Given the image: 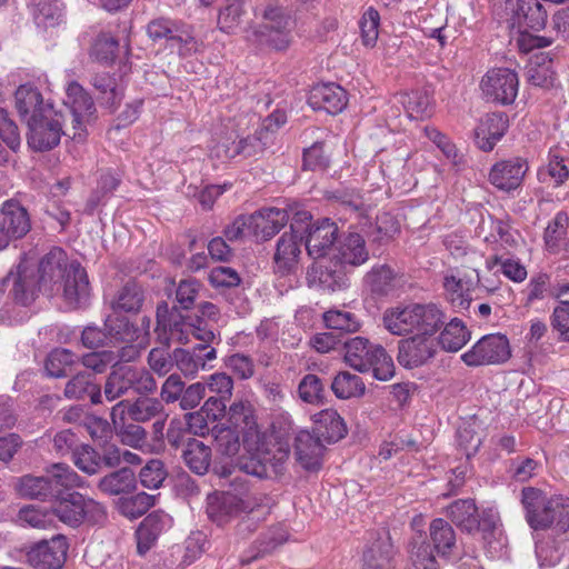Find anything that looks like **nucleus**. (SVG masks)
<instances>
[{
	"instance_id": "obj_1",
	"label": "nucleus",
	"mask_w": 569,
	"mask_h": 569,
	"mask_svg": "<svg viewBox=\"0 0 569 569\" xmlns=\"http://www.w3.org/2000/svg\"><path fill=\"white\" fill-rule=\"evenodd\" d=\"M443 311L435 303H409L393 310V335L415 336L398 342V362L407 369L418 368L435 357L433 335L445 323Z\"/></svg>"
},
{
	"instance_id": "obj_2",
	"label": "nucleus",
	"mask_w": 569,
	"mask_h": 569,
	"mask_svg": "<svg viewBox=\"0 0 569 569\" xmlns=\"http://www.w3.org/2000/svg\"><path fill=\"white\" fill-rule=\"evenodd\" d=\"M39 284L52 295L61 293L70 308H79L89 298L90 289L86 270L77 261H69L60 248L50 250L40 261Z\"/></svg>"
},
{
	"instance_id": "obj_3",
	"label": "nucleus",
	"mask_w": 569,
	"mask_h": 569,
	"mask_svg": "<svg viewBox=\"0 0 569 569\" xmlns=\"http://www.w3.org/2000/svg\"><path fill=\"white\" fill-rule=\"evenodd\" d=\"M48 476L26 475L22 477L0 478V495H7V488L23 498L51 497L63 498V495L82 486L78 473L68 465L54 463L47 470Z\"/></svg>"
},
{
	"instance_id": "obj_4",
	"label": "nucleus",
	"mask_w": 569,
	"mask_h": 569,
	"mask_svg": "<svg viewBox=\"0 0 569 569\" xmlns=\"http://www.w3.org/2000/svg\"><path fill=\"white\" fill-rule=\"evenodd\" d=\"M452 521L468 532L481 533L490 557H497L506 546L499 517L492 508H479L475 500H453L448 507Z\"/></svg>"
},
{
	"instance_id": "obj_5",
	"label": "nucleus",
	"mask_w": 569,
	"mask_h": 569,
	"mask_svg": "<svg viewBox=\"0 0 569 569\" xmlns=\"http://www.w3.org/2000/svg\"><path fill=\"white\" fill-rule=\"evenodd\" d=\"M256 16L263 22L247 30V42L260 51H286L292 42L291 17L286 9L270 2L257 8Z\"/></svg>"
},
{
	"instance_id": "obj_6",
	"label": "nucleus",
	"mask_w": 569,
	"mask_h": 569,
	"mask_svg": "<svg viewBox=\"0 0 569 569\" xmlns=\"http://www.w3.org/2000/svg\"><path fill=\"white\" fill-rule=\"evenodd\" d=\"M290 452L289 442L279 440L274 443H260L251 453L243 469L246 475L237 476L230 483V489L224 492L226 498H241L248 493L249 475L258 478H268L279 475Z\"/></svg>"
},
{
	"instance_id": "obj_7",
	"label": "nucleus",
	"mask_w": 569,
	"mask_h": 569,
	"mask_svg": "<svg viewBox=\"0 0 569 569\" xmlns=\"http://www.w3.org/2000/svg\"><path fill=\"white\" fill-rule=\"evenodd\" d=\"M104 329L109 345H123L117 356L119 360L129 362L138 358L149 342L150 319L142 317L140 325L134 326L127 317L112 313L107 317Z\"/></svg>"
},
{
	"instance_id": "obj_8",
	"label": "nucleus",
	"mask_w": 569,
	"mask_h": 569,
	"mask_svg": "<svg viewBox=\"0 0 569 569\" xmlns=\"http://www.w3.org/2000/svg\"><path fill=\"white\" fill-rule=\"evenodd\" d=\"M156 331L159 340L166 345L171 341L187 343L190 336L204 343L214 338L213 330L206 321L198 320L197 325L188 322L178 311H170L167 303L159 305L157 308Z\"/></svg>"
},
{
	"instance_id": "obj_9",
	"label": "nucleus",
	"mask_w": 569,
	"mask_h": 569,
	"mask_svg": "<svg viewBox=\"0 0 569 569\" xmlns=\"http://www.w3.org/2000/svg\"><path fill=\"white\" fill-rule=\"evenodd\" d=\"M345 360L358 371L372 369L375 379L388 381L391 378V363L385 349L372 345L363 337H355L345 343Z\"/></svg>"
},
{
	"instance_id": "obj_10",
	"label": "nucleus",
	"mask_w": 569,
	"mask_h": 569,
	"mask_svg": "<svg viewBox=\"0 0 569 569\" xmlns=\"http://www.w3.org/2000/svg\"><path fill=\"white\" fill-rule=\"evenodd\" d=\"M511 357L508 338L501 333L486 335L470 350L461 355V360L469 367L505 363Z\"/></svg>"
},
{
	"instance_id": "obj_11",
	"label": "nucleus",
	"mask_w": 569,
	"mask_h": 569,
	"mask_svg": "<svg viewBox=\"0 0 569 569\" xmlns=\"http://www.w3.org/2000/svg\"><path fill=\"white\" fill-rule=\"evenodd\" d=\"M527 521L533 529L556 522L560 530L569 528V500H523Z\"/></svg>"
},
{
	"instance_id": "obj_12",
	"label": "nucleus",
	"mask_w": 569,
	"mask_h": 569,
	"mask_svg": "<svg viewBox=\"0 0 569 569\" xmlns=\"http://www.w3.org/2000/svg\"><path fill=\"white\" fill-rule=\"evenodd\" d=\"M64 104L72 116V139L84 140L87 126L93 120L96 112L92 98L78 82L70 81L66 88Z\"/></svg>"
},
{
	"instance_id": "obj_13",
	"label": "nucleus",
	"mask_w": 569,
	"mask_h": 569,
	"mask_svg": "<svg viewBox=\"0 0 569 569\" xmlns=\"http://www.w3.org/2000/svg\"><path fill=\"white\" fill-rule=\"evenodd\" d=\"M480 86L487 100L508 106L518 94L519 79L509 68H493L487 71Z\"/></svg>"
},
{
	"instance_id": "obj_14",
	"label": "nucleus",
	"mask_w": 569,
	"mask_h": 569,
	"mask_svg": "<svg viewBox=\"0 0 569 569\" xmlns=\"http://www.w3.org/2000/svg\"><path fill=\"white\" fill-rule=\"evenodd\" d=\"M30 228L26 208L14 200L3 202L0 211V250L7 248L12 239L24 237Z\"/></svg>"
},
{
	"instance_id": "obj_15",
	"label": "nucleus",
	"mask_w": 569,
	"mask_h": 569,
	"mask_svg": "<svg viewBox=\"0 0 569 569\" xmlns=\"http://www.w3.org/2000/svg\"><path fill=\"white\" fill-rule=\"evenodd\" d=\"M163 412L162 403L154 398H139L134 402L119 401L111 410L114 429H122L128 418L137 422H146Z\"/></svg>"
},
{
	"instance_id": "obj_16",
	"label": "nucleus",
	"mask_w": 569,
	"mask_h": 569,
	"mask_svg": "<svg viewBox=\"0 0 569 569\" xmlns=\"http://www.w3.org/2000/svg\"><path fill=\"white\" fill-rule=\"evenodd\" d=\"M28 127V144L38 151L49 150L58 146L63 133L61 116L56 111L50 116L47 113L40 118L29 119Z\"/></svg>"
},
{
	"instance_id": "obj_17",
	"label": "nucleus",
	"mask_w": 569,
	"mask_h": 569,
	"mask_svg": "<svg viewBox=\"0 0 569 569\" xmlns=\"http://www.w3.org/2000/svg\"><path fill=\"white\" fill-rule=\"evenodd\" d=\"M68 551L67 539L56 536L36 543L27 553L28 563L36 569H61Z\"/></svg>"
},
{
	"instance_id": "obj_18",
	"label": "nucleus",
	"mask_w": 569,
	"mask_h": 569,
	"mask_svg": "<svg viewBox=\"0 0 569 569\" xmlns=\"http://www.w3.org/2000/svg\"><path fill=\"white\" fill-rule=\"evenodd\" d=\"M528 162L522 158H512L495 163L489 172V181L502 191L518 189L528 171Z\"/></svg>"
},
{
	"instance_id": "obj_19",
	"label": "nucleus",
	"mask_w": 569,
	"mask_h": 569,
	"mask_svg": "<svg viewBox=\"0 0 569 569\" xmlns=\"http://www.w3.org/2000/svg\"><path fill=\"white\" fill-rule=\"evenodd\" d=\"M512 6V26L525 34L529 30L539 31L545 28L547 22V11L539 0H505Z\"/></svg>"
},
{
	"instance_id": "obj_20",
	"label": "nucleus",
	"mask_w": 569,
	"mask_h": 569,
	"mask_svg": "<svg viewBox=\"0 0 569 569\" xmlns=\"http://www.w3.org/2000/svg\"><path fill=\"white\" fill-rule=\"evenodd\" d=\"M509 120L503 112L487 113L480 119L473 131V140L477 147L485 151H491L498 141L505 136Z\"/></svg>"
},
{
	"instance_id": "obj_21",
	"label": "nucleus",
	"mask_w": 569,
	"mask_h": 569,
	"mask_svg": "<svg viewBox=\"0 0 569 569\" xmlns=\"http://www.w3.org/2000/svg\"><path fill=\"white\" fill-rule=\"evenodd\" d=\"M249 216L253 239L266 241L272 238L289 220L287 209L263 208Z\"/></svg>"
},
{
	"instance_id": "obj_22",
	"label": "nucleus",
	"mask_w": 569,
	"mask_h": 569,
	"mask_svg": "<svg viewBox=\"0 0 569 569\" xmlns=\"http://www.w3.org/2000/svg\"><path fill=\"white\" fill-rule=\"evenodd\" d=\"M308 102L313 110L336 114L347 106V94L343 88L336 83H320L310 90Z\"/></svg>"
},
{
	"instance_id": "obj_23",
	"label": "nucleus",
	"mask_w": 569,
	"mask_h": 569,
	"mask_svg": "<svg viewBox=\"0 0 569 569\" xmlns=\"http://www.w3.org/2000/svg\"><path fill=\"white\" fill-rule=\"evenodd\" d=\"M325 446L309 431L301 430L296 436L295 455L297 462L307 471H318L322 467Z\"/></svg>"
},
{
	"instance_id": "obj_24",
	"label": "nucleus",
	"mask_w": 569,
	"mask_h": 569,
	"mask_svg": "<svg viewBox=\"0 0 569 569\" xmlns=\"http://www.w3.org/2000/svg\"><path fill=\"white\" fill-rule=\"evenodd\" d=\"M338 228L330 219H322L312 224L307 238L306 249L313 259L323 258L337 238Z\"/></svg>"
},
{
	"instance_id": "obj_25",
	"label": "nucleus",
	"mask_w": 569,
	"mask_h": 569,
	"mask_svg": "<svg viewBox=\"0 0 569 569\" xmlns=\"http://www.w3.org/2000/svg\"><path fill=\"white\" fill-rule=\"evenodd\" d=\"M16 107L21 118L27 122L29 119L40 118L49 113L53 114L51 104L43 102L42 96L37 88L31 84H22L16 91Z\"/></svg>"
},
{
	"instance_id": "obj_26",
	"label": "nucleus",
	"mask_w": 569,
	"mask_h": 569,
	"mask_svg": "<svg viewBox=\"0 0 569 569\" xmlns=\"http://www.w3.org/2000/svg\"><path fill=\"white\" fill-rule=\"evenodd\" d=\"M12 282L13 299L22 305H29L36 296V281L29 273L28 261L23 260L19 263L17 272H10L0 282V290H3L9 283Z\"/></svg>"
},
{
	"instance_id": "obj_27",
	"label": "nucleus",
	"mask_w": 569,
	"mask_h": 569,
	"mask_svg": "<svg viewBox=\"0 0 569 569\" xmlns=\"http://www.w3.org/2000/svg\"><path fill=\"white\" fill-rule=\"evenodd\" d=\"M302 239L293 233L284 232L277 242L274 264L277 271L286 274L298 267Z\"/></svg>"
},
{
	"instance_id": "obj_28",
	"label": "nucleus",
	"mask_w": 569,
	"mask_h": 569,
	"mask_svg": "<svg viewBox=\"0 0 569 569\" xmlns=\"http://www.w3.org/2000/svg\"><path fill=\"white\" fill-rule=\"evenodd\" d=\"M53 512L61 521L77 526L84 519L98 521V518L90 515L91 510H98L99 503L96 500H57Z\"/></svg>"
},
{
	"instance_id": "obj_29",
	"label": "nucleus",
	"mask_w": 569,
	"mask_h": 569,
	"mask_svg": "<svg viewBox=\"0 0 569 569\" xmlns=\"http://www.w3.org/2000/svg\"><path fill=\"white\" fill-rule=\"evenodd\" d=\"M315 436L327 442H336L345 437L347 429L336 410L326 409L313 416Z\"/></svg>"
},
{
	"instance_id": "obj_30",
	"label": "nucleus",
	"mask_w": 569,
	"mask_h": 569,
	"mask_svg": "<svg viewBox=\"0 0 569 569\" xmlns=\"http://www.w3.org/2000/svg\"><path fill=\"white\" fill-rule=\"evenodd\" d=\"M569 160L560 154L558 149L548 153V162L540 167L537 177L542 183L559 187L569 179Z\"/></svg>"
},
{
	"instance_id": "obj_31",
	"label": "nucleus",
	"mask_w": 569,
	"mask_h": 569,
	"mask_svg": "<svg viewBox=\"0 0 569 569\" xmlns=\"http://www.w3.org/2000/svg\"><path fill=\"white\" fill-rule=\"evenodd\" d=\"M399 102L410 119H425L433 113V102L426 89L401 92L399 94Z\"/></svg>"
},
{
	"instance_id": "obj_32",
	"label": "nucleus",
	"mask_w": 569,
	"mask_h": 569,
	"mask_svg": "<svg viewBox=\"0 0 569 569\" xmlns=\"http://www.w3.org/2000/svg\"><path fill=\"white\" fill-rule=\"evenodd\" d=\"M337 251L335 258L341 266H360L369 258L365 240L359 233H349L339 243Z\"/></svg>"
},
{
	"instance_id": "obj_33",
	"label": "nucleus",
	"mask_w": 569,
	"mask_h": 569,
	"mask_svg": "<svg viewBox=\"0 0 569 569\" xmlns=\"http://www.w3.org/2000/svg\"><path fill=\"white\" fill-rule=\"evenodd\" d=\"M471 339V332L465 323L458 319H451L440 332L438 345L447 352H457Z\"/></svg>"
},
{
	"instance_id": "obj_34",
	"label": "nucleus",
	"mask_w": 569,
	"mask_h": 569,
	"mask_svg": "<svg viewBox=\"0 0 569 569\" xmlns=\"http://www.w3.org/2000/svg\"><path fill=\"white\" fill-rule=\"evenodd\" d=\"M92 86L99 91L101 103L113 111L123 97L121 81L108 73H100L93 77Z\"/></svg>"
},
{
	"instance_id": "obj_35",
	"label": "nucleus",
	"mask_w": 569,
	"mask_h": 569,
	"mask_svg": "<svg viewBox=\"0 0 569 569\" xmlns=\"http://www.w3.org/2000/svg\"><path fill=\"white\" fill-rule=\"evenodd\" d=\"M99 488L104 495H128L136 488L134 473L129 468H122L102 478Z\"/></svg>"
},
{
	"instance_id": "obj_36",
	"label": "nucleus",
	"mask_w": 569,
	"mask_h": 569,
	"mask_svg": "<svg viewBox=\"0 0 569 569\" xmlns=\"http://www.w3.org/2000/svg\"><path fill=\"white\" fill-rule=\"evenodd\" d=\"M172 30L169 43L176 47L181 56H190L202 50L203 42L196 38L191 26L177 21Z\"/></svg>"
},
{
	"instance_id": "obj_37",
	"label": "nucleus",
	"mask_w": 569,
	"mask_h": 569,
	"mask_svg": "<svg viewBox=\"0 0 569 569\" xmlns=\"http://www.w3.org/2000/svg\"><path fill=\"white\" fill-rule=\"evenodd\" d=\"M331 390L339 399L360 398L366 392V385L358 375L341 371L333 378Z\"/></svg>"
},
{
	"instance_id": "obj_38",
	"label": "nucleus",
	"mask_w": 569,
	"mask_h": 569,
	"mask_svg": "<svg viewBox=\"0 0 569 569\" xmlns=\"http://www.w3.org/2000/svg\"><path fill=\"white\" fill-rule=\"evenodd\" d=\"M186 465L197 475H204L211 462V449L203 442L192 439L183 451Z\"/></svg>"
},
{
	"instance_id": "obj_39",
	"label": "nucleus",
	"mask_w": 569,
	"mask_h": 569,
	"mask_svg": "<svg viewBox=\"0 0 569 569\" xmlns=\"http://www.w3.org/2000/svg\"><path fill=\"white\" fill-rule=\"evenodd\" d=\"M33 17L38 27L48 29L58 26L62 20L60 1L40 0L34 4Z\"/></svg>"
},
{
	"instance_id": "obj_40",
	"label": "nucleus",
	"mask_w": 569,
	"mask_h": 569,
	"mask_svg": "<svg viewBox=\"0 0 569 569\" xmlns=\"http://www.w3.org/2000/svg\"><path fill=\"white\" fill-rule=\"evenodd\" d=\"M19 520L29 527L46 529L53 526L56 512L44 507L27 506L19 511Z\"/></svg>"
},
{
	"instance_id": "obj_41",
	"label": "nucleus",
	"mask_w": 569,
	"mask_h": 569,
	"mask_svg": "<svg viewBox=\"0 0 569 569\" xmlns=\"http://www.w3.org/2000/svg\"><path fill=\"white\" fill-rule=\"evenodd\" d=\"M86 393L91 396L93 403L100 402V391L92 382L91 376L87 373H79L73 377L66 386L64 395L67 398L79 399Z\"/></svg>"
},
{
	"instance_id": "obj_42",
	"label": "nucleus",
	"mask_w": 569,
	"mask_h": 569,
	"mask_svg": "<svg viewBox=\"0 0 569 569\" xmlns=\"http://www.w3.org/2000/svg\"><path fill=\"white\" fill-rule=\"evenodd\" d=\"M430 538L439 553L446 555L456 542L452 527L443 519H435L430 525Z\"/></svg>"
},
{
	"instance_id": "obj_43",
	"label": "nucleus",
	"mask_w": 569,
	"mask_h": 569,
	"mask_svg": "<svg viewBox=\"0 0 569 569\" xmlns=\"http://www.w3.org/2000/svg\"><path fill=\"white\" fill-rule=\"evenodd\" d=\"M227 4L220 10L218 27L226 33H233L241 22L244 12L243 0H226Z\"/></svg>"
},
{
	"instance_id": "obj_44",
	"label": "nucleus",
	"mask_w": 569,
	"mask_h": 569,
	"mask_svg": "<svg viewBox=\"0 0 569 569\" xmlns=\"http://www.w3.org/2000/svg\"><path fill=\"white\" fill-rule=\"evenodd\" d=\"M76 361V356L68 349L58 348L52 350L44 363L48 376L53 378L63 377Z\"/></svg>"
},
{
	"instance_id": "obj_45",
	"label": "nucleus",
	"mask_w": 569,
	"mask_h": 569,
	"mask_svg": "<svg viewBox=\"0 0 569 569\" xmlns=\"http://www.w3.org/2000/svg\"><path fill=\"white\" fill-rule=\"evenodd\" d=\"M141 302L142 293L140 288L134 282H128L112 302L113 313L118 315V311H137Z\"/></svg>"
},
{
	"instance_id": "obj_46",
	"label": "nucleus",
	"mask_w": 569,
	"mask_h": 569,
	"mask_svg": "<svg viewBox=\"0 0 569 569\" xmlns=\"http://www.w3.org/2000/svg\"><path fill=\"white\" fill-rule=\"evenodd\" d=\"M173 359L177 368L186 378H194L200 370H204V358L193 349H176Z\"/></svg>"
},
{
	"instance_id": "obj_47",
	"label": "nucleus",
	"mask_w": 569,
	"mask_h": 569,
	"mask_svg": "<svg viewBox=\"0 0 569 569\" xmlns=\"http://www.w3.org/2000/svg\"><path fill=\"white\" fill-rule=\"evenodd\" d=\"M72 460L74 465L88 475L97 473L101 466V456L89 445L76 447L72 451Z\"/></svg>"
},
{
	"instance_id": "obj_48",
	"label": "nucleus",
	"mask_w": 569,
	"mask_h": 569,
	"mask_svg": "<svg viewBox=\"0 0 569 569\" xmlns=\"http://www.w3.org/2000/svg\"><path fill=\"white\" fill-rule=\"evenodd\" d=\"M130 389L127 366H117L109 375L104 385V397L108 401H113L123 396Z\"/></svg>"
},
{
	"instance_id": "obj_49",
	"label": "nucleus",
	"mask_w": 569,
	"mask_h": 569,
	"mask_svg": "<svg viewBox=\"0 0 569 569\" xmlns=\"http://www.w3.org/2000/svg\"><path fill=\"white\" fill-rule=\"evenodd\" d=\"M243 502L244 500H208L206 512L212 521L220 525L238 513Z\"/></svg>"
},
{
	"instance_id": "obj_50",
	"label": "nucleus",
	"mask_w": 569,
	"mask_h": 569,
	"mask_svg": "<svg viewBox=\"0 0 569 569\" xmlns=\"http://www.w3.org/2000/svg\"><path fill=\"white\" fill-rule=\"evenodd\" d=\"M299 398L310 405H319L323 398V386L316 375H306L298 386Z\"/></svg>"
},
{
	"instance_id": "obj_51",
	"label": "nucleus",
	"mask_w": 569,
	"mask_h": 569,
	"mask_svg": "<svg viewBox=\"0 0 569 569\" xmlns=\"http://www.w3.org/2000/svg\"><path fill=\"white\" fill-rule=\"evenodd\" d=\"M569 223L568 214L563 211L558 212L548 223L545 230V242L550 250H555L567 234Z\"/></svg>"
},
{
	"instance_id": "obj_52",
	"label": "nucleus",
	"mask_w": 569,
	"mask_h": 569,
	"mask_svg": "<svg viewBox=\"0 0 569 569\" xmlns=\"http://www.w3.org/2000/svg\"><path fill=\"white\" fill-rule=\"evenodd\" d=\"M425 133L443 152L446 158L449 159L452 164L459 167L463 163V156L459 153L458 149L449 138L437 128L426 127Z\"/></svg>"
},
{
	"instance_id": "obj_53",
	"label": "nucleus",
	"mask_w": 569,
	"mask_h": 569,
	"mask_svg": "<svg viewBox=\"0 0 569 569\" xmlns=\"http://www.w3.org/2000/svg\"><path fill=\"white\" fill-rule=\"evenodd\" d=\"M366 282L373 295L387 297L391 290V268L387 264L373 268L367 274Z\"/></svg>"
},
{
	"instance_id": "obj_54",
	"label": "nucleus",
	"mask_w": 569,
	"mask_h": 569,
	"mask_svg": "<svg viewBox=\"0 0 569 569\" xmlns=\"http://www.w3.org/2000/svg\"><path fill=\"white\" fill-rule=\"evenodd\" d=\"M141 485L147 489H158L167 478L163 462L157 459L150 460L140 471Z\"/></svg>"
},
{
	"instance_id": "obj_55",
	"label": "nucleus",
	"mask_w": 569,
	"mask_h": 569,
	"mask_svg": "<svg viewBox=\"0 0 569 569\" xmlns=\"http://www.w3.org/2000/svg\"><path fill=\"white\" fill-rule=\"evenodd\" d=\"M379 12L372 7L368 8L359 22L361 39L365 46L371 47L376 43L379 34Z\"/></svg>"
},
{
	"instance_id": "obj_56",
	"label": "nucleus",
	"mask_w": 569,
	"mask_h": 569,
	"mask_svg": "<svg viewBox=\"0 0 569 569\" xmlns=\"http://www.w3.org/2000/svg\"><path fill=\"white\" fill-rule=\"evenodd\" d=\"M237 142L238 140L232 133L214 139L209 147L210 157L222 162L234 159L239 156Z\"/></svg>"
},
{
	"instance_id": "obj_57",
	"label": "nucleus",
	"mask_w": 569,
	"mask_h": 569,
	"mask_svg": "<svg viewBox=\"0 0 569 569\" xmlns=\"http://www.w3.org/2000/svg\"><path fill=\"white\" fill-rule=\"evenodd\" d=\"M118 41L110 34L102 33L94 40L91 49V57L99 62L113 61L118 51Z\"/></svg>"
},
{
	"instance_id": "obj_58",
	"label": "nucleus",
	"mask_w": 569,
	"mask_h": 569,
	"mask_svg": "<svg viewBox=\"0 0 569 569\" xmlns=\"http://www.w3.org/2000/svg\"><path fill=\"white\" fill-rule=\"evenodd\" d=\"M130 389L138 393H151L156 390L157 383L149 371L143 368L127 366Z\"/></svg>"
},
{
	"instance_id": "obj_59",
	"label": "nucleus",
	"mask_w": 569,
	"mask_h": 569,
	"mask_svg": "<svg viewBox=\"0 0 569 569\" xmlns=\"http://www.w3.org/2000/svg\"><path fill=\"white\" fill-rule=\"evenodd\" d=\"M239 428L226 427L217 429L214 427V439L219 450L227 456H233L238 452L240 442H239Z\"/></svg>"
},
{
	"instance_id": "obj_60",
	"label": "nucleus",
	"mask_w": 569,
	"mask_h": 569,
	"mask_svg": "<svg viewBox=\"0 0 569 569\" xmlns=\"http://www.w3.org/2000/svg\"><path fill=\"white\" fill-rule=\"evenodd\" d=\"M323 320L328 328L341 331H356L359 326L352 313L341 310L327 311Z\"/></svg>"
},
{
	"instance_id": "obj_61",
	"label": "nucleus",
	"mask_w": 569,
	"mask_h": 569,
	"mask_svg": "<svg viewBox=\"0 0 569 569\" xmlns=\"http://www.w3.org/2000/svg\"><path fill=\"white\" fill-rule=\"evenodd\" d=\"M206 389L211 393H216L217 399L229 400L232 395L233 381L231 377L223 372H217L207 379Z\"/></svg>"
},
{
	"instance_id": "obj_62",
	"label": "nucleus",
	"mask_w": 569,
	"mask_h": 569,
	"mask_svg": "<svg viewBox=\"0 0 569 569\" xmlns=\"http://www.w3.org/2000/svg\"><path fill=\"white\" fill-rule=\"evenodd\" d=\"M291 214L290 232L303 239V233H308L313 223H311V213L301 206L295 204L287 210Z\"/></svg>"
},
{
	"instance_id": "obj_63",
	"label": "nucleus",
	"mask_w": 569,
	"mask_h": 569,
	"mask_svg": "<svg viewBox=\"0 0 569 569\" xmlns=\"http://www.w3.org/2000/svg\"><path fill=\"white\" fill-rule=\"evenodd\" d=\"M0 138L2 141L13 151H17L20 147V134L18 127L9 118L7 110L0 108Z\"/></svg>"
},
{
	"instance_id": "obj_64",
	"label": "nucleus",
	"mask_w": 569,
	"mask_h": 569,
	"mask_svg": "<svg viewBox=\"0 0 569 569\" xmlns=\"http://www.w3.org/2000/svg\"><path fill=\"white\" fill-rule=\"evenodd\" d=\"M173 360L164 347L153 348L148 356L149 367L159 376H164L172 369Z\"/></svg>"
}]
</instances>
